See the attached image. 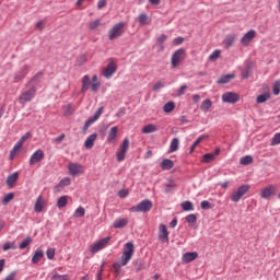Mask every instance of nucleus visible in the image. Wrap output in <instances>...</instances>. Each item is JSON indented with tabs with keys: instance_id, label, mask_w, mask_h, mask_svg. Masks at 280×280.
<instances>
[{
	"instance_id": "nucleus-41",
	"label": "nucleus",
	"mask_w": 280,
	"mask_h": 280,
	"mask_svg": "<svg viewBox=\"0 0 280 280\" xmlns=\"http://www.w3.org/2000/svg\"><path fill=\"white\" fill-rule=\"evenodd\" d=\"M33 240L32 236H27L24 241H22L19 245L21 250H24V248H27V246H30V244H32Z\"/></svg>"
},
{
	"instance_id": "nucleus-23",
	"label": "nucleus",
	"mask_w": 280,
	"mask_h": 280,
	"mask_svg": "<svg viewBox=\"0 0 280 280\" xmlns=\"http://www.w3.org/2000/svg\"><path fill=\"white\" fill-rule=\"evenodd\" d=\"M45 257V252L40 248L36 249L33 257H32V264H38L40 259Z\"/></svg>"
},
{
	"instance_id": "nucleus-1",
	"label": "nucleus",
	"mask_w": 280,
	"mask_h": 280,
	"mask_svg": "<svg viewBox=\"0 0 280 280\" xmlns=\"http://www.w3.org/2000/svg\"><path fill=\"white\" fill-rule=\"evenodd\" d=\"M152 200L144 199L140 201L137 206H132L129 211H131V213H148V211H152Z\"/></svg>"
},
{
	"instance_id": "nucleus-45",
	"label": "nucleus",
	"mask_w": 280,
	"mask_h": 280,
	"mask_svg": "<svg viewBox=\"0 0 280 280\" xmlns=\"http://www.w3.org/2000/svg\"><path fill=\"white\" fill-rule=\"evenodd\" d=\"M176 108V105L174 104V102H167L164 107L163 110L164 113H172V110H174Z\"/></svg>"
},
{
	"instance_id": "nucleus-8",
	"label": "nucleus",
	"mask_w": 280,
	"mask_h": 280,
	"mask_svg": "<svg viewBox=\"0 0 280 280\" xmlns=\"http://www.w3.org/2000/svg\"><path fill=\"white\" fill-rule=\"evenodd\" d=\"M68 170L70 176H80V174H84V166L80 163H70Z\"/></svg>"
},
{
	"instance_id": "nucleus-31",
	"label": "nucleus",
	"mask_w": 280,
	"mask_h": 280,
	"mask_svg": "<svg viewBox=\"0 0 280 280\" xmlns=\"http://www.w3.org/2000/svg\"><path fill=\"white\" fill-rule=\"evenodd\" d=\"M127 225H128V220L126 219H118L113 223L114 229H124Z\"/></svg>"
},
{
	"instance_id": "nucleus-33",
	"label": "nucleus",
	"mask_w": 280,
	"mask_h": 280,
	"mask_svg": "<svg viewBox=\"0 0 280 280\" xmlns=\"http://www.w3.org/2000/svg\"><path fill=\"white\" fill-rule=\"evenodd\" d=\"M130 259H132V254H129L128 252H122L121 266H128Z\"/></svg>"
},
{
	"instance_id": "nucleus-17",
	"label": "nucleus",
	"mask_w": 280,
	"mask_h": 280,
	"mask_svg": "<svg viewBox=\"0 0 280 280\" xmlns=\"http://www.w3.org/2000/svg\"><path fill=\"white\" fill-rule=\"evenodd\" d=\"M91 77L89 74H85L82 78V88H81V93H86L91 89Z\"/></svg>"
},
{
	"instance_id": "nucleus-2",
	"label": "nucleus",
	"mask_w": 280,
	"mask_h": 280,
	"mask_svg": "<svg viewBox=\"0 0 280 280\" xmlns=\"http://www.w3.org/2000/svg\"><path fill=\"white\" fill-rule=\"evenodd\" d=\"M248 191H250V185H241L236 190L232 192L230 199L232 200V202H240L242 198L247 195Z\"/></svg>"
},
{
	"instance_id": "nucleus-36",
	"label": "nucleus",
	"mask_w": 280,
	"mask_h": 280,
	"mask_svg": "<svg viewBox=\"0 0 280 280\" xmlns=\"http://www.w3.org/2000/svg\"><path fill=\"white\" fill-rule=\"evenodd\" d=\"M179 145H180V140H178V138H174L170 144V152H176Z\"/></svg>"
},
{
	"instance_id": "nucleus-12",
	"label": "nucleus",
	"mask_w": 280,
	"mask_h": 280,
	"mask_svg": "<svg viewBox=\"0 0 280 280\" xmlns=\"http://www.w3.org/2000/svg\"><path fill=\"white\" fill-rule=\"evenodd\" d=\"M43 159H45V151L38 149L31 155L30 165H36V163H40Z\"/></svg>"
},
{
	"instance_id": "nucleus-16",
	"label": "nucleus",
	"mask_w": 280,
	"mask_h": 280,
	"mask_svg": "<svg viewBox=\"0 0 280 280\" xmlns=\"http://www.w3.org/2000/svg\"><path fill=\"white\" fill-rule=\"evenodd\" d=\"M103 113H104V107H98L97 110L94 113V115L86 120V122L90 126H93V124H95V121H97V119L102 117Z\"/></svg>"
},
{
	"instance_id": "nucleus-44",
	"label": "nucleus",
	"mask_w": 280,
	"mask_h": 280,
	"mask_svg": "<svg viewBox=\"0 0 280 280\" xmlns=\"http://www.w3.org/2000/svg\"><path fill=\"white\" fill-rule=\"evenodd\" d=\"M253 163V158L250 155H244L240 160L241 165H250Z\"/></svg>"
},
{
	"instance_id": "nucleus-50",
	"label": "nucleus",
	"mask_w": 280,
	"mask_h": 280,
	"mask_svg": "<svg viewBox=\"0 0 280 280\" xmlns=\"http://www.w3.org/2000/svg\"><path fill=\"white\" fill-rule=\"evenodd\" d=\"M224 43H225L228 48L233 47V44L235 43V36L234 35L226 36Z\"/></svg>"
},
{
	"instance_id": "nucleus-48",
	"label": "nucleus",
	"mask_w": 280,
	"mask_h": 280,
	"mask_svg": "<svg viewBox=\"0 0 280 280\" xmlns=\"http://www.w3.org/2000/svg\"><path fill=\"white\" fill-rule=\"evenodd\" d=\"M215 159V155L213 153H206L202 156V163H211Z\"/></svg>"
},
{
	"instance_id": "nucleus-30",
	"label": "nucleus",
	"mask_w": 280,
	"mask_h": 280,
	"mask_svg": "<svg viewBox=\"0 0 280 280\" xmlns=\"http://www.w3.org/2000/svg\"><path fill=\"white\" fill-rule=\"evenodd\" d=\"M211 106H213V103L209 98H206L200 105V110H202L203 113H208Z\"/></svg>"
},
{
	"instance_id": "nucleus-61",
	"label": "nucleus",
	"mask_w": 280,
	"mask_h": 280,
	"mask_svg": "<svg viewBox=\"0 0 280 280\" xmlns=\"http://www.w3.org/2000/svg\"><path fill=\"white\" fill-rule=\"evenodd\" d=\"M280 93V80L276 81L273 84V95H279Z\"/></svg>"
},
{
	"instance_id": "nucleus-57",
	"label": "nucleus",
	"mask_w": 280,
	"mask_h": 280,
	"mask_svg": "<svg viewBox=\"0 0 280 280\" xmlns=\"http://www.w3.org/2000/svg\"><path fill=\"white\" fill-rule=\"evenodd\" d=\"M47 259H54L56 257V249L55 248H48L46 252Z\"/></svg>"
},
{
	"instance_id": "nucleus-63",
	"label": "nucleus",
	"mask_w": 280,
	"mask_h": 280,
	"mask_svg": "<svg viewBox=\"0 0 280 280\" xmlns=\"http://www.w3.org/2000/svg\"><path fill=\"white\" fill-rule=\"evenodd\" d=\"M10 248H14V244L8 242V243H4L3 246H2V250H10Z\"/></svg>"
},
{
	"instance_id": "nucleus-43",
	"label": "nucleus",
	"mask_w": 280,
	"mask_h": 280,
	"mask_svg": "<svg viewBox=\"0 0 280 280\" xmlns=\"http://www.w3.org/2000/svg\"><path fill=\"white\" fill-rule=\"evenodd\" d=\"M124 253H129L130 255H133L135 253V244L132 242H128L125 244Z\"/></svg>"
},
{
	"instance_id": "nucleus-40",
	"label": "nucleus",
	"mask_w": 280,
	"mask_h": 280,
	"mask_svg": "<svg viewBox=\"0 0 280 280\" xmlns=\"http://www.w3.org/2000/svg\"><path fill=\"white\" fill-rule=\"evenodd\" d=\"M183 211H194V203L191 201H184L180 203Z\"/></svg>"
},
{
	"instance_id": "nucleus-34",
	"label": "nucleus",
	"mask_w": 280,
	"mask_h": 280,
	"mask_svg": "<svg viewBox=\"0 0 280 280\" xmlns=\"http://www.w3.org/2000/svg\"><path fill=\"white\" fill-rule=\"evenodd\" d=\"M252 72H253V66L247 65L246 68L241 73L243 80H248V78H250Z\"/></svg>"
},
{
	"instance_id": "nucleus-7",
	"label": "nucleus",
	"mask_w": 280,
	"mask_h": 280,
	"mask_svg": "<svg viewBox=\"0 0 280 280\" xmlns=\"http://www.w3.org/2000/svg\"><path fill=\"white\" fill-rule=\"evenodd\" d=\"M183 60H185V49L179 48L172 55L171 65L174 69H176V67H178Z\"/></svg>"
},
{
	"instance_id": "nucleus-46",
	"label": "nucleus",
	"mask_w": 280,
	"mask_h": 280,
	"mask_svg": "<svg viewBox=\"0 0 280 280\" xmlns=\"http://www.w3.org/2000/svg\"><path fill=\"white\" fill-rule=\"evenodd\" d=\"M85 213H86V210H84V207H79V208H77V210L74 211L73 217H74V218H84Z\"/></svg>"
},
{
	"instance_id": "nucleus-22",
	"label": "nucleus",
	"mask_w": 280,
	"mask_h": 280,
	"mask_svg": "<svg viewBox=\"0 0 280 280\" xmlns=\"http://www.w3.org/2000/svg\"><path fill=\"white\" fill-rule=\"evenodd\" d=\"M164 191L165 194H172L176 190V182L174 179H170L166 184H164Z\"/></svg>"
},
{
	"instance_id": "nucleus-32",
	"label": "nucleus",
	"mask_w": 280,
	"mask_h": 280,
	"mask_svg": "<svg viewBox=\"0 0 280 280\" xmlns=\"http://www.w3.org/2000/svg\"><path fill=\"white\" fill-rule=\"evenodd\" d=\"M69 202V198L67 196H61L58 200H57V207L58 209H65V207H67Z\"/></svg>"
},
{
	"instance_id": "nucleus-14",
	"label": "nucleus",
	"mask_w": 280,
	"mask_h": 280,
	"mask_svg": "<svg viewBox=\"0 0 280 280\" xmlns=\"http://www.w3.org/2000/svg\"><path fill=\"white\" fill-rule=\"evenodd\" d=\"M117 71V66L115 65L114 61H110L106 69L103 72L104 78H106L107 80H110V78H113V74Z\"/></svg>"
},
{
	"instance_id": "nucleus-42",
	"label": "nucleus",
	"mask_w": 280,
	"mask_h": 280,
	"mask_svg": "<svg viewBox=\"0 0 280 280\" xmlns=\"http://www.w3.org/2000/svg\"><path fill=\"white\" fill-rule=\"evenodd\" d=\"M43 79V72H37L36 75H34L28 84H40V80Z\"/></svg>"
},
{
	"instance_id": "nucleus-51",
	"label": "nucleus",
	"mask_w": 280,
	"mask_h": 280,
	"mask_svg": "<svg viewBox=\"0 0 280 280\" xmlns=\"http://www.w3.org/2000/svg\"><path fill=\"white\" fill-rule=\"evenodd\" d=\"M222 54V51L220 49L214 50L210 56H209V60H212V62H215V60H218V58H220V55Z\"/></svg>"
},
{
	"instance_id": "nucleus-38",
	"label": "nucleus",
	"mask_w": 280,
	"mask_h": 280,
	"mask_svg": "<svg viewBox=\"0 0 280 280\" xmlns=\"http://www.w3.org/2000/svg\"><path fill=\"white\" fill-rule=\"evenodd\" d=\"M23 148V144H21L20 141L16 142V144L13 147V149L10 152V158L13 159L16 156L19 151Z\"/></svg>"
},
{
	"instance_id": "nucleus-9",
	"label": "nucleus",
	"mask_w": 280,
	"mask_h": 280,
	"mask_svg": "<svg viewBox=\"0 0 280 280\" xmlns=\"http://www.w3.org/2000/svg\"><path fill=\"white\" fill-rule=\"evenodd\" d=\"M277 194V186L276 185H268L267 187L262 188L260 191V198L264 200H269L271 196Z\"/></svg>"
},
{
	"instance_id": "nucleus-52",
	"label": "nucleus",
	"mask_w": 280,
	"mask_h": 280,
	"mask_svg": "<svg viewBox=\"0 0 280 280\" xmlns=\"http://www.w3.org/2000/svg\"><path fill=\"white\" fill-rule=\"evenodd\" d=\"M186 222L188 224H196V222H198V217L196 214H188L186 217Z\"/></svg>"
},
{
	"instance_id": "nucleus-47",
	"label": "nucleus",
	"mask_w": 280,
	"mask_h": 280,
	"mask_svg": "<svg viewBox=\"0 0 280 280\" xmlns=\"http://www.w3.org/2000/svg\"><path fill=\"white\" fill-rule=\"evenodd\" d=\"M69 185H71V178L65 177V178H62V179L59 182V184L57 185V187H61V189H62V188H65V187H69Z\"/></svg>"
},
{
	"instance_id": "nucleus-13",
	"label": "nucleus",
	"mask_w": 280,
	"mask_h": 280,
	"mask_svg": "<svg viewBox=\"0 0 280 280\" xmlns=\"http://www.w3.org/2000/svg\"><path fill=\"white\" fill-rule=\"evenodd\" d=\"M257 36V32L255 30H250L247 33L243 35L241 38V45L248 46L250 43H253V39Z\"/></svg>"
},
{
	"instance_id": "nucleus-64",
	"label": "nucleus",
	"mask_w": 280,
	"mask_h": 280,
	"mask_svg": "<svg viewBox=\"0 0 280 280\" xmlns=\"http://www.w3.org/2000/svg\"><path fill=\"white\" fill-rule=\"evenodd\" d=\"M119 198H128V190L127 189H121L118 191Z\"/></svg>"
},
{
	"instance_id": "nucleus-37",
	"label": "nucleus",
	"mask_w": 280,
	"mask_h": 280,
	"mask_svg": "<svg viewBox=\"0 0 280 280\" xmlns=\"http://www.w3.org/2000/svg\"><path fill=\"white\" fill-rule=\"evenodd\" d=\"M268 100H270V93H264L257 96L256 102L257 104H265Z\"/></svg>"
},
{
	"instance_id": "nucleus-21",
	"label": "nucleus",
	"mask_w": 280,
	"mask_h": 280,
	"mask_svg": "<svg viewBox=\"0 0 280 280\" xmlns=\"http://www.w3.org/2000/svg\"><path fill=\"white\" fill-rule=\"evenodd\" d=\"M45 201H43V196L37 197L35 201L34 211L36 213H43V210L45 209Z\"/></svg>"
},
{
	"instance_id": "nucleus-55",
	"label": "nucleus",
	"mask_w": 280,
	"mask_h": 280,
	"mask_svg": "<svg viewBox=\"0 0 280 280\" xmlns=\"http://www.w3.org/2000/svg\"><path fill=\"white\" fill-rule=\"evenodd\" d=\"M51 280H69V275L55 273L51 276Z\"/></svg>"
},
{
	"instance_id": "nucleus-15",
	"label": "nucleus",
	"mask_w": 280,
	"mask_h": 280,
	"mask_svg": "<svg viewBox=\"0 0 280 280\" xmlns=\"http://www.w3.org/2000/svg\"><path fill=\"white\" fill-rule=\"evenodd\" d=\"M103 113H104V107H98L97 110L94 113V115L86 120V122L90 126H93V124H95V121H97V119L102 117Z\"/></svg>"
},
{
	"instance_id": "nucleus-27",
	"label": "nucleus",
	"mask_w": 280,
	"mask_h": 280,
	"mask_svg": "<svg viewBox=\"0 0 280 280\" xmlns=\"http://www.w3.org/2000/svg\"><path fill=\"white\" fill-rule=\"evenodd\" d=\"M235 79V74H225L218 79V84H229L231 80Z\"/></svg>"
},
{
	"instance_id": "nucleus-10",
	"label": "nucleus",
	"mask_w": 280,
	"mask_h": 280,
	"mask_svg": "<svg viewBox=\"0 0 280 280\" xmlns=\"http://www.w3.org/2000/svg\"><path fill=\"white\" fill-rule=\"evenodd\" d=\"M222 102L226 104H237V102H240V95L235 92H226L222 95Z\"/></svg>"
},
{
	"instance_id": "nucleus-29",
	"label": "nucleus",
	"mask_w": 280,
	"mask_h": 280,
	"mask_svg": "<svg viewBox=\"0 0 280 280\" xmlns=\"http://www.w3.org/2000/svg\"><path fill=\"white\" fill-rule=\"evenodd\" d=\"M30 69V67L24 66L20 72H18L14 77V79L16 80V82H19L20 80H23V78H25V75H27V70Z\"/></svg>"
},
{
	"instance_id": "nucleus-4",
	"label": "nucleus",
	"mask_w": 280,
	"mask_h": 280,
	"mask_svg": "<svg viewBox=\"0 0 280 280\" xmlns=\"http://www.w3.org/2000/svg\"><path fill=\"white\" fill-rule=\"evenodd\" d=\"M124 27H126L125 22H118L108 32V40H117L120 36H124Z\"/></svg>"
},
{
	"instance_id": "nucleus-5",
	"label": "nucleus",
	"mask_w": 280,
	"mask_h": 280,
	"mask_svg": "<svg viewBox=\"0 0 280 280\" xmlns=\"http://www.w3.org/2000/svg\"><path fill=\"white\" fill-rule=\"evenodd\" d=\"M109 243H110V236H106L100 240L98 242L94 243L93 245H91L90 253H92V255H95V253H100V250H104V248H106V246H108Z\"/></svg>"
},
{
	"instance_id": "nucleus-28",
	"label": "nucleus",
	"mask_w": 280,
	"mask_h": 280,
	"mask_svg": "<svg viewBox=\"0 0 280 280\" xmlns=\"http://www.w3.org/2000/svg\"><path fill=\"white\" fill-rule=\"evenodd\" d=\"M172 167H174V161L170 160V159H164L161 162V168L164 171H170L172 170Z\"/></svg>"
},
{
	"instance_id": "nucleus-20",
	"label": "nucleus",
	"mask_w": 280,
	"mask_h": 280,
	"mask_svg": "<svg viewBox=\"0 0 280 280\" xmlns=\"http://www.w3.org/2000/svg\"><path fill=\"white\" fill-rule=\"evenodd\" d=\"M96 139H97V133H92L88 137V139L84 142V147L86 148V150H91V148L95 145Z\"/></svg>"
},
{
	"instance_id": "nucleus-18",
	"label": "nucleus",
	"mask_w": 280,
	"mask_h": 280,
	"mask_svg": "<svg viewBox=\"0 0 280 280\" xmlns=\"http://www.w3.org/2000/svg\"><path fill=\"white\" fill-rule=\"evenodd\" d=\"M118 132H119V128L117 126L112 127L107 136V143H113L115 139H117Z\"/></svg>"
},
{
	"instance_id": "nucleus-19",
	"label": "nucleus",
	"mask_w": 280,
	"mask_h": 280,
	"mask_svg": "<svg viewBox=\"0 0 280 280\" xmlns=\"http://www.w3.org/2000/svg\"><path fill=\"white\" fill-rule=\"evenodd\" d=\"M195 259H198L196 252H188L183 255V261H185V264H191Z\"/></svg>"
},
{
	"instance_id": "nucleus-6",
	"label": "nucleus",
	"mask_w": 280,
	"mask_h": 280,
	"mask_svg": "<svg viewBox=\"0 0 280 280\" xmlns=\"http://www.w3.org/2000/svg\"><path fill=\"white\" fill-rule=\"evenodd\" d=\"M130 148V140L128 138H125L119 145V151L116 153L118 163H121V161H126V153L128 152V149Z\"/></svg>"
},
{
	"instance_id": "nucleus-24",
	"label": "nucleus",
	"mask_w": 280,
	"mask_h": 280,
	"mask_svg": "<svg viewBox=\"0 0 280 280\" xmlns=\"http://www.w3.org/2000/svg\"><path fill=\"white\" fill-rule=\"evenodd\" d=\"M19 180V172H14L7 177V185L8 187H14V183Z\"/></svg>"
},
{
	"instance_id": "nucleus-3",
	"label": "nucleus",
	"mask_w": 280,
	"mask_h": 280,
	"mask_svg": "<svg viewBox=\"0 0 280 280\" xmlns=\"http://www.w3.org/2000/svg\"><path fill=\"white\" fill-rule=\"evenodd\" d=\"M36 97V85L31 86L28 90L21 93L19 96V103L25 106L27 102H32Z\"/></svg>"
},
{
	"instance_id": "nucleus-26",
	"label": "nucleus",
	"mask_w": 280,
	"mask_h": 280,
	"mask_svg": "<svg viewBox=\"0 0 280 280\" xmlns=\"http://www.w3.org/2000/svg\"><path fill=\"white\" fill-rule=\"evenodd\" d=\"M159 130V127L154 124H149L142 128L143 135H152V132H156Z\"/></svg>"
},
{
	"instance_id": "nucleus-39",
	"label": "nucleus",
	"mask_w": 280,
	"mask_h": 280,
	"mask_svg": "<svg viewBox=\"0 0 280 280\" xmlns=\"http://www.w3.org/2000/svg\"><path fill=\"white\" fill-rule=\"evenodd\" d=\"M63 113L67 117H69V115H73V113H75V108L73 107V104L65 105Z\"/></svg>"
},
{
	"instance_id": "nucleus-60",
	"label": "nucleus",
	"mask_w": 280,
	"mask_h": 280,
	"mask_svg": "<svg viewBox=\"0 0 280 280\" xmlns=\"http://www.w3.org/2000/svg\"><path fill=\"white\" fill-rule=\"evenodd\" d=\"M280 144V132L276 133L271 140V145H279Z\"/></svg>"
},
{
	"instance_id": "nucleus-35",
	"label": "nucleus",
	"mask_w": 280,
	"mask_h": 280,
	"mask_svg": "<svg viewBox=\"0 0 280 280\" xmlns=\"http://www.w3.org/2000/svg\"><path fill=\"white\" fill-rule=\"evenodd\" d=\"M209 136L202 135L199 138H197V140L192 143V145L190 147V151L189 154L194 153V150H196V147L201 143V141H205V139H208Z\"/></svg>"
},
{
	"instance_id": "nucleus-11",
	"label": "nucleus",
	"mask_w": 280,
	"mask_h": 280,
	"mask_svg": "<svg viewBox=\"0 0 280 280\" xmlns=\"http://www.w3.org/2000/svg\"><path fill=\"white\" fill-rule=\"evenodd\" d=\"M159 240L162 242V244H167V242H170V232L167 231V225L160 224Z\"/></svg>"
},
{
	"instance_id": "nucleus-49",
	"label": "nucleus",
	"mask_w": 280,
	"mask_h": 280,
	"mask_svg": "<svg viewBox=\"0 0 280 280\" xmlns=\"http://www.w3.org/2000/svg\"><path fill=\"white\" fill-rule=\"evenodd\" d=\"M12 200H14V192H9L2 199V205H8L9 202H12Z\"/></svg>"
},
{
	"instance_id": "nucleus-59",
	"label": "nucleus",
	"mask_w": 280,
	"mask_h": 280,
	"mask_svg": "<svg viewBox=\"0 0 280 280\" xmlns=\"http://www.w3.org/2000/svg\"><path fill=\"white\" fill-rule=\"evenodd\" d=\"M164 88H165V83H163L162 81H158V82L153 85L152 90H153V91H161V89H164Z\"/></svg>"
},
{
	"instance_id": "nucleus-58",
	"label": "nucleus",
	"mask_w": 280,
	"mask_h": 280,
	"mask_svg": "<svg viewBox=\"0 0 280 280\" xmlns=\"http://www.w3.org/2000/svg\"><path fill=\"white\" fill-rule=\"evenodd\" d=\"M32 137V132L27 131L25 135H23L18 142H20L22 145L25 143L27 139Z\"/></svg>"
},
{
	"instance_id": "nucleus-62",
	"label": "nucleus",
	"mask_w": 280,
	"mask_h": 280,
	"mask_svg": "<svg viewBox=\"0 0 280 280\" xmlns=\"http://www.w3.org/2000/svg\"><path fill=\"white\" fill-rule=\"evenodd\" d=\"M100 86H102V83H100V82L92 83L91 89H92L93 93H97L100 91Z\"/></svg>"
},
{
	"instance_id": "nucleus-25",
	"label": "nucleus",
	"mask_w": 280,
	"mask_h": 280,
	"mask_svg": "<svg viewBox=\"0 0 280 280\" xmlns=\"http://www.w3.org/2000/svg\"><path fill=\"white\" fill-rule=\"evenodd\" d=\"M138 22L140 25H150V23H152V19H150V16H148L145 13H140L138 16Z\"/></svg>"
},
{
	"instance_id": "nucleus-53",
	"label": "nucleus",
	"mask_w": 280,
	"mask_h": 280,
	"mask_svg": "<svg viewBox=\"0 0 280 280\" xmlns=\"http://www.w3.org/2000/svg\"><path fill=\"white\" fill-rule=\"evenodd\" d=\"M121 262H114L113 268H114V272L116 275V277H119V275H121Z\"/></svg>"
},
{
	"instance_id": "nucleus-54",
	"label": "nucleus",
	"mask_w": 280,
	"mask_h": 280,
	"mask_svg": "<svg viewBox=\"0 0 280 280\" xmlns=\"http://www.w3.org/2000/svg\"><path fill=\"white\" fill-rule=\"evenodd\" d=\"M200 207H201V209H203V211H207L209 209H213V203H211L207 200H203V201H201Z\"/></svg>"
},
{
	"instance_id": "nucleus-56",
	"label": "nucleus",
	"mask_w": 280,
	"mask_h": 280,
	"mask_svg": "<svg viewBox=\"0 0 280 280\" xmlns=\"http://www.w3.org/2000/svg\"><path fill=\"white\" fill-rule=\"evenodd\" d=\"M100 25H102V21L98 20H94L92 22H90L89 27L90 30H97V27H100Z\"/></svg>"
}]
</instances>
